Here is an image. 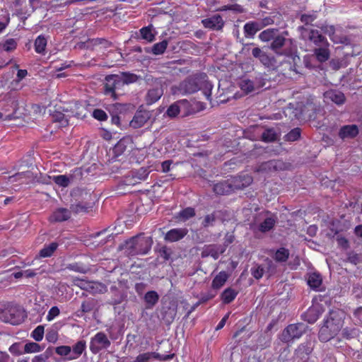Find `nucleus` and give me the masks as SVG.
<instances>
[{
	"mask_svg": "<svg viewBox=\"0 0 362 362\" xmlns=\"http://www.w3.org/2000/svg\"><path fill=\"white\" fill-rule=\"evenodd\" d=\"M153 243L151 237L141 233L126 240L121 245V248L129 256L146 255L151 250Z\"/></svg>",
	"mask_w": 362,
	"mask_h": 362,
	"instance_id": "1",
	"label": "nucleus"
},
{
	"mask_svg": "<svg viewBox=\"0 0 362 362\" xmlns=\"http://www.w3.org/2000/svg\"><path fill=\"white\" fill-rule=\"evenodd\" d=\"M342 323L341 320H335L333 317H328L325 320L324 325L320 329L319 339L321 341H328L334 338L341 330Z\"/></svg>",
	"mask_w": 362,
	"mask_h": 362,
	"instance_id": "2",
	"label": "nucleus"
},
{
	"mask_svg": "<svg viewBox=\"0 0 362 362\" xmlns=\"http://www.w3.org/2000/svg\"><path fill=\"white\" fill-rule=\"evenodd\" d=\"M123 82L120 79L119 75L112 74L106 76L104 83V93L111 98L116 100L117 98V92L123 89Z\"/></svg>",
	"mask_w": 362,
	"mask_h": 362,
	"instance_id": "3",
	"label": "nucleus"
},
{
	"mask_svg": "<svg viewBox=\"0 0 362 362\" xmlns=\"http://www.w3.org/2000/svg\"><path fill=\"white\" fill-rule=\"evenodd\" d=\"M183 112V116L194 114L197 111L187 100H180L168 107L165 114L170 118L177 117L180 112Z\"/></svg>",
	"mask_w": 362,
	"mask_h": 362,
	"instance_id": "4",
	"label": "nucleus"
},
{
	"mask_svg": "<svg viewBox=\"0 0 362 362\" xmlns=\"http://www.w3.org/2000/svg\"><path fill=\"white\" fill-rule=\"evenodd\" d=\"M111 341L103 332H98L90 338L89 349L93 354H98L103 350L107 349Z\"/></svg>",
	"mask_w": 362,
	"mask_h": 362,
	"instance_id": "5",
	"label": "nucleus"
},
{
	"mask_svg": "<svg viewBox=\"0 0 362 362\" xmlns=\"http://www.w3.org/2000/svg\"><path fill=\"white\" fill-rule=\"evenodd\" d=\"M252 54L255 58L258 59L260 63L268 69L275 70L280 65V63L276 60L274 56L267 54L259 47L252 49Z\"/></svg>",
	"mask_w": 362,
	"mask_h": 362,
	"instance_id": "6",
	"label": "nucleus"
},
{
	"mask_svg": "<svg viewBox=\"0 0 362 362\" xmlns=\"http://www.w3.org/2000/svg\"><path fill=\"white\" fill-rule=\"evenodd\" d=\"M305 332V325L303 323L288 325L283 331L281 341L289 342L295 339H299Z\"/></svg>",
	"mask_w": 362,
	"mask_h": 362,
	"instance_id": "7",
	"label": "nucleus"
},
{
	"mask_svg": "<svg viewBox=\"0 0 362 362\" xmlns=\"http://www.w3.org/2000/svg\"><path fill=\"white\" fill-rule=\"evenodd\" d=\"M228 180L230 181L233 192L235 189H243L250 185L253 181V178L248 174H240L231 177Z\"/></svg>",
	"mask_w": 362,
	"mask_h": 362,
	"instance_id": "8",
	"label": "nucleus"
},
{
	"mask_svg": "<svg viewBox=\"0 0 362 362\" xmlns=\"http://www.w3.org/2000/svg\"><path fill=\"white\" fill-rule=\"evenodd\" d=\"M199 80L188 77L179 84L178 90L183 95L192 94L199 90Z\"/></svg>",
	"mask_w": 362,
	"mask_h": 362,
	"instance_id": "9",
	"label": "nucleus"
},
{
	"mask_svg": "<svg viewBox=\"0 0 362 362\" xmlns=\"http://www.w3.org/2000/svg\"><path fill=\"white\" fill-rule=\"evenodd\" d=\"M74 285L79 286L84 290H89L93 293H103L106 291V286L101 283L94 281H87L83 279H76L74 281Z\"/></svg>",
	"mask_w": 362,
	"mask_h": 362,
	"instance_id": "10",
	"label": "nucleus"
},
{
	"mask_svg": "<svg viewBox=\"0 0 362 362\" xmlns=\"http://www.w3.org/2000/svg\"><path fill=\"white\" fill-rule=\"evenodd\" d=\"M174 356V354H160L157 352H146L139 354L132 362H148L151 358L159 361H168L173 358Z\"/></svg>",
	"mask_w": 362,
	"mask_h": 362,
	"instance_id": "11",
	"label": "nucleus"
},
{
	"mask_svg": "<svg viewBox=\"0 0 362 362\" xmlns=\"http://www.w3.org/2000/svg\"><path fill=\"white\" fill-rule=\"evenodd\" d=\"M226 250V247L221 245H207L202 248L201 256L202 258L211 257L214 259H217L220 255L223 254Z\"/></svg>",
	"mask_w": 362,
	"mask_h": 362,
	"instance_id": "12",
	"label": "nucleus"
},
{
	"mask_svg": "<svg viewBox=\"0 0 362 362\" xmlns=\"http://www.w3.org/2000/svg\"><path fill=\"white\" fill-rule=\"evenodd\" d=\"M151 112L144 110H138L130 121V126L134 129L143 127L151 118Z\"/></svg>",
	"mask_w": 362,
	"mask_h": 362,
	"instance_id": "13",
	"label": "nucleus"
},
{
	"mask_svg": "<svg viewBox=\"0 0 362 362\" xmlns=\"http://www.w3.org/2000/svg\"><path fill=\"white\" fill-rule=\"evenodd\" d=\"M202 23L205 28H209L212 30H221L224 26V21L222 16L219 14H216L210 18L203 19Z\"/></svg>",
	"mask_w": 362,
	"mask_h": 362,
	"instance_id": "14",
	"label": "nucleus"
},
{
	"mask_svg": "<svg viewBox=\"0 0 362 362\" xmlns=\"http://www.w3.org/2000/svg\"><path fill=\"white\" fill-rule=\"evenodd\" d=\"M359 134V129L356 124H346L342 126L339 131L338 136L342 139H354Z\"/></svg>",
	"mask_w": 362,
	"mask_h": 362,
	"instance_id": "15",
	"label": "nucleus"
},
{
	"mask_svg": "<svg viewBox=\"0 0 362 362\" xmlns=\"http://www.w3.org/2000/svg\"><path fill=\"white\" fill-rule=\"evenodd\" d=\"M187 233L188 230L186 228H173L165 233L164 239L170 243L177 242L185 237Z\"/></svg>",
	"mask_w": 362,
	"mask_h": 362,
	"instance_id": "16",
	"label": "nucleus"
},
{
	"mask_svg": "<svg viewBox=\"0 0 362 362\" xmlns=\"http://www.w3.org/2000/svg\"><path fill=\"white\" fill-rule=\"evenodd\" d=\"M270 257L276 262L279 264H284L287 262L290 256V252L288 249L281 247L277 250H270Z\"/></svg>",
	"mask_w": 362,
	"mask_h": 362,
	"instance_id": "17",
	"label": "nucleus"
},
{
	"mask_svg": "<svg viewBox=\"0 0 362 362\" xmlns=\"http://www.w3.org/2000/svg\"><path fill=\"white\" fill-rule=\"evenodd\" d=\"M322 313V308L320 305H314L308 309V310L303 315L304 320L310 324L315 323L321 316Z\"/></svg>",
	"mask_w": 362,
	"mask_h": 362,
	"instance_id": "18",
	"label": "nucleus"
},
{
	"mask_svg": "<svg viewBox=\"0 0 362 362\" xmlns=\"http://www.w3.org/2000/svg\"><path fill=\"white\" fill-rule=\"evenodd\" d=\"M282 163L280 160H271L262 163L257 168V172L269 173L281 169Z\"/></svg>",
	"mask_w": 362,
	"mask_h": 362,
	"instance_id": "19",
	"label": "nucleus"
},
{
	"mask_svg": "<svg viewBox=\"0 0 362 362\" xmlns=\"http://www.w3.org/2000/svg\"><path fill=\"white\" fill-rule=\"evenodd\" d=\"M163 95V90L161 87L149 89L145 96V101L148 105L156 103Z\"/></svg>",
	"mask_w": 362,
	"mask_h": 362,
	"instance_id": "20",
	"label": "nucleus"
},
{
	"mask_svg": "<svg viewBox=\"0 0 362 362\" xmlns=\"http://www.w3.org/2000/svg\"><path fill=\"white\" fill-rule=\"evenodd\" d=\"M213 191L218 195H226L233 192L230 181L223 180L214 185Z\"/></svg>",
	"mask_w": 362,
	"mask_h": 362,
	"instance_id": "21",
	"label": "nucleus"
},
{
	"mask_svg": "<svg viewBox=\"0 0 362 362\" xmlns=\"http://www.w3.org/2000/svg\"><path fill=\"white\" fill-rule=\"evenodd\" d=\"M71 209L59 208L53 212L49 220L52 222H62L68 220L71 217Z\"/></svg>",
	"mask_w": 362,
	"mask_h": 362,
	"instance_id": "22",
	"label": "nucleus"
},
{
	"mask_svg": "<svg viewBox=\"0 0 362 362\" xmlns=\"http://www.w3.org/2000/svg\"><path fill=\"white\" fill-rule=\"evenodd\" d=\"M261 29H262V25L257 21L247 22L243 27L245 36L246 37H253Z\"/></svg>",
	"mask_w": 362,
	"mask_h": 362,
	"instance_id": "23",
	"label": "nucleus"
},
{
	"mask_svg": "<svg viewBox=\"0 0 362 362\" xmlns=\"http://www.w3.org/2000/svg\"><path fill=\"white\" fill-rule=\"evenodd\" d=\"M325 97L338 105L344 104L346 100L344 94L337 90H329L326 91L325 93Z\"/></svg>",
	"mask_w": 362,
	"mask_h": 362,
	"instance_id": "24",
	"label": "nucleus"
},
{
	"mask_svg": "<svg viewBox=\"0 0 362 362\" xmlns=\"http://www.w3.org/2000/svg\"><path fill=\"white\" fill-rule=\"evenodd\" d=\"M308 37L316 46L329 45L327 38L317 30H311Z\"/></svg>",
	"mask_w": 362,
	"mask_h": 362,
	"instance_id": "25",
	"label": "nucleus"
},
{
	"mask_svg": "<svg viewBox=\"0 0 362 362\" xmlns=\"http://www.w3.org/2000/svg\"><path fill=\"white\" fill-rule=\"evenodd\" d=\"M146 309H152L159 300V295L156 291H149L144 296Z\"/></svg>",
	"mask_w": 362,
	"mask_h": 362,
	"instance_id": "26",
	"label": "nucleus"
},
{
	"mask_svg": "<svg viewBox=\"0 0 362 362\" xmlns=\"http://www.w3.org/2000/svg\"><path fill=\"white\" fill-rule=\"evenodd\" d=\"M329 45L320 46L318 48H315L313 50L316 59L319 62L323 63L329 59L330 57V51L329 49Z\"/></svg>",
	"mask_w": 362,
	"mask_h": 362,
	"instance_id": "27",
	"label": "nucleus"
},
{
	"mask_svg": "<svg viewBox=\"0 0 362 362\" xmlns=\"http://www.w3.org/2000/svg\"><path fill=\"white\" fill-rule=\"evenodd\" d=\"M286 38L279 35L274 37L270 45V49L278 55H286V54L285 52L279 51L284 46Z\"/></svg>",
	"mask_w": 362,
	"mask_h": 362,
	"instance_id": "28",
	"label": "nucleus"
},
{
	"mask_svg": "<svg viewBox=\"0 0 362 362\" xmlns=\"http://www.w3.org/2000/svg\"><path fill=\"white\" fill-rule=\"evenodd\" d=\"M58 243L56 242H52L49 245H45L43 248H42L37 255V257L39 258H46L50 257L54 253V252L58 248Z\"/></svg>",
	"mask_w": 362,
	"mask_h": 362,
	"instance_id": "29",
	"label": "nucleus"
},
{
	"mask_svg": "<svg viewBox=\"0 0 362 362\" xmlns=\"http://www.w3.org/2000/svg\"><path fill=\"white\" fill-rule=\"evenodd\" d=\"M86 342L84 340L77 341L71 349V356L69 357V361L77 359L79 358L83 352L86 350Z\"/></svg>",
	"mask_w": 362,
	"mask_h": 362,
	"instance_id": "30",
	"label": "nucleus"
},
{
	"mask_svg": "<svg viewBox=\"0 0 362 362\" xmlns=\"http://www.w3.org/2000/svg\"><path fill=\"white\" fill-rule=\"evenodd\" d=\"M49 178L51 179L59 187H66L69 185L71 180H73L74 175H71L70 176H68L66 175H53V176H49Z\"/></svg>",
	"mask_w": 362,
	"mask_h": 362,
	"instance_id": "31",
	"label": "nucleus"
},
{
	"mask_svg": "<svg viewBox=\"0 0 362 362\" xmlns=\"http://www.w3.org/2000/svg\"><path fill=\"white\" fill-rule=\"evenodd\" d=\"M276 222V218L274 215L267 217L259 223L258 229L262 233L268 232L274 227Z\"/></svg>",
	"mask_w": 362,
	"mask_h": 362,
	"instance_id": "32",
	"label": "nucleus"
},
{
	"mask_svg": "<svg viewBox=\"0 0 362 362\" xmlns=\"http://www.w3.org/2000/svg\"><path fill=\"white\" fill-rule=\"evenodd\" d=\"M47 44V40L43 35H40L37 37L34 42L35 51L37 54L44 55Z\"/></svg>",
	"mask_w": 362,
	"mask_h": 362,
	"instance_id": "33",
	"label": "nucleus"
},
{
	"mask_svg": "<svg viewBox=\"0 0 362 362\" xmlns=\"http://www.w3.org/2000/svg\"><path fill=\"white\" fill-rule=\"evenodd\" d=\"M228 278V275L224 271L220 272L213 279L211 283V287L214 289H219L226 282Z\"/></svg>",
	"mask_w": 362,
	"mask_h": 362,
	"instance_id": "34",
	"label": "nucleus"
},
{
	"mask_svg": "<svg viewBox=\"0 0 362 362\" xmlns=\"http://www.w3.org/2000/svg\"><path fill=\"white\" fill-rule=\"evenodd\" d=\"M238 292L232 288H226L221 294V299L224 304H229L235 300Z\"/></svg>",
	"mask_w": 362,
	"mask_h": 362,
	"instance_id": "35",
	"label": "nucleus"
},
{
	"mask_svg": "<svg viewBox=\"0 0 362 362\" xmlns=\"http://www.w3.org/2000/svg\"><path fill=\"white\" fill-rule=\"evenodd\" d=\"M322 278L320 274L317 272L311 273L308 279V284L309 286L314 289L317 290L322 285Z\"/></svg>",
	"mask_w": 362,
	"mask_h": 362,
	"instance_id": "36",
	"label": "nucleus"
},
{
	"mask_svg": "<svg viewBox=\"0 0 362 362\" xmlns=\"http://www.w3.org/2000/svg\"><path fill=\"white\" fill-rule=\"evenodd\" d=\"M313 349L308 344H301L296 350V356L300 359L306 358L312 352Z\"/></svg>",
	"mask_w": 362,
	"mask_h": 362,
	"instance_id": "37",
	"label": "nucleus"
},
{
	"mask_svg": "<svg viewBox=\"0 0 362 362\" xmlns=\"http://www.w3.org/2000/svg\"><path fill=\"white\" fill-rule=\"evenodd\" d=\"M279 134L274 128H268L262 134V139L264 142H274L278 139Z\"/></svg>",
	"mask_w": 362,
	"mask_h": 362,
	"instance_id": "38",
	"label": "nucleus"
},
{
	"mask_svg": "<svg viewBox=\"0 0 362 362\" xmlns=\"http://www.w3.org/2000/svg\"><path fill=\"white\" fill-rule=\"evenodd\" d=\"M88 46H91L92 47L101 46L103 48H108L112 46V42L110 41L105 38L100 37L90 39L88 40Z\"/></svg>",
	"mask_w": 362,
	"mask_h": 362,
	"instance_id": "39",
	"label": "nucleus"
},
{
	"mask_svg": "<svg viewBox=\"0 0 362 362\" xmlns=\"http://www.w3.org/2000/svg\"><path fill=\"white\" fill-rule=\"evenodd\" d=\"M120 79L123 82V86L130 83H135L139 78V76L130 72H122L119 75Z\"/></svg>",
	"mask_w": 362,
	"mask_h": 362,
	"instance_id": "40",
	"label": "nucleus"
},
{
	"mask_svg": "<svg viewBox=\"0 0 362 362\" xmlns=\"http://www.w3.org/2000/svg\"><path fill=\"white\" fill-rule=\"evenodd\" d=\"M195 209L192 207H187L181 210L177 216L180 221H186L195 216Z\"/></svg>",
	"mask_w": 362,
	"mask_h": 362,
	"instance_id": "41",
	"label": "nucleus"
},
{
	"mask_svg": "<svg viewBox=\"0 0 362 362\" xmlns=\"http://www.w3.org/2000/svg\"><path fill=\"white\" fill-rule=\"evenodd\" d=\"M142 39L148 42H153L155 40V35L152 32V25L143 27L139 30Z\"/></svg>",
	"mask_w": 362,
	"mask_h": 362,
	"instance_id": "42",
	"label": "nucleus"
},
{
	"mask_svg": "<svg viewBox=\"0 0 362 362\" xmlns=\"http://www.w3.org/2000/svg\"><path fill=\"white\" fill-rule=\"evenodd\" d=\"M212 88L213 85L209 81H203L201 84H199V90H202V93L205 96L206 99L210 102H211Z\"/></svg>",
	"mask_w": 362,
	"mask_h": 362,
	"instance_id": "43",
	"label": "nucleus"
},
{
	"mask_svg": "<svg viewBox=\"0 0 362 362\" xmlns=\"http://www.w3.org/2000/svg\"><path fill=\"white\" fill-rule=\"evenodd\" d=\"M45 346H41L40 344L36 342H28L24 346V353L25 354H32V353H37L44 349Z\"/></svg>",
	"mask_w": 362,
	"mask_h": 362,
	"instance_id": "44",
	"label": "nucleus"
},
{
	"mask_svg": "<svg viewBox=\"0 0 362 362\" xmlns=\"http://www.w3.org/2000/svg\"><path fill=\"white\" fill-rule=\"evenodd\" d=\"M91 206L88 204L78 202L71 204L70 206L71 211L74 214L87 213Z\"/></svg>",
	"mask_w": 362,
	"mask_h": 362,
	"instance_id": "45",
	"label": "nucleus"
},
{
	"mask_svg": "<svg viewBox=\"0 0 362 362\" xmlns=\"http://www.w3.org/2000/svg\"><path fill=\"white\" fill-rule=\"evenodd\" d=\"M239 86L245 94H248L255 90L253 81L250 79H243L240 82Z\"/></svg>",
	"mask_w": 362,
	"mask_h": 362,
	"instance_id": "46",
	"label": "nucleus"
},
{
	"mask_svg": "<svg viewBox=\"0 0 362 362\" xmlns=\"http://www.w3.org/2000/svg\"><path fill=\"white\" fill-rule=\"evenodd\" d=\"M276 29L269 28L263 30L259 35V38L262 42H269L274 39L275 37Z\"/></svg>",
	"mask_w": 362,
	"mask_h": 362,
	"instance_id": "47",
	"label": "nucleus"
},
{
	"mask_svg": "<svg viewBox=\"0 0 362 362\" xmlns=\"http://www.w3.org/2000/svg\"><path fill=\"white\" fill-rule=\"evenodd\" d=\"M134 176L136 177V180L139 181L140 182L141 181H144L147 179L150 170H148V168H140L139 169L136 170H132Z\"/></svg>",
	"mask_w": 362,
	"mask_h": 362,
	"instance_id": "48",
	"label": "nucleus"
},
{
	"mask_svg": "<svg viewBox=\"0 0 362 362\" xmlns=\"http://www.w3.org/2000/svg\"><path fill=\"white\" fill-rule=\"evenodd\" d=\"M53 354V348L48 347L45 352L34 356L32 362H46Z\"/></svg>",
	"mask_w": 362,
	"mask_h": 362,
	"instance_id": "49",
	"label": "nucleus"
},
{
	"mask_svg": "<svg viewBox=\"0 0 362 362\" xmlns=\"http://www.w3.org/2000/svg\"><path fill=\"white\" fill-rule=\"evenodd\" d=\"M168 45L167 40L154 44L152 47V53L155 55L162 54L165 52Z\"/></svg>",
	"mask_w": 362,
	"mask_h": 362,
	"instance_id": "50",
	"label": "nucleus"
},
{
	"mask_svg": "<svg viewBox=\"0 0 362 362\" xmlns=\"http://www.w3.org/2000/svg\"><path fill=\"white\" fill-rule=\"evenodd\" d=\"M216 220V215L215 212H213L210 214H207L204 216L202 222V226L203 228H206L210 226H213L214 225V223Z\"/></svg>",
	"mask_w": 362,
	"mask_h": 362,
	"instance_id": "51",
	"label": "nucleus"
},
{
	"mask_svg": "<svg viewBox=\"0 0 362 362\" xmlns=\"http://www.w3.org/2000/svg\"><path fill=\"white\" fill-rule=\"evenodd\" d=\"M301 129L298 127L291 129L286 136L285 139L288 141H295L300 139Z\"/></svg>",
	"mask_w": 362,
	"mask_h": 362,
	"instance_id": "52",
	"label": "nucleus"
},
{
	"mask_svg": "<svg viewBox=\"0 0 362 362\" xmlns=\"http://www.w3.org/2000/svg\"><path fill=\"white\" fill-rule=\"evenodd\" d=\"M126 141L124 139H121L115 145L112 151L115 156L118 157L126 151Z\"/></svg>",
	"mask_w": 362,
	"mask_h": 362,
	"instance_id": "53",
	"label": "nucleus"
},
{
	"mask_svg": "<svg viewBox=\"0 0 362 362\" xmlns=\"http://www.w3.org/2000/svg\"><path fill=\"white\" fill-rule=\"evenodd\" d=\"M55 352L59 356H66V360H69V357L71 356V347L66 345L59 346L55 348Z\"/></svg>",
	"mask_w": 362,
	"mask_h": 362,
	"instance_id": "54",
	"label": "nucleus"
},
{
	"mask_svg": "<svg viewBox=\"0 0 362 362\" xmlns=\"http://www.w3.org/2000/svg\"><path fill=\"white\" fill-rule=\"evenodd\" d=\"M52 117L53 120L59 122L62 127H66L69 124V119L64 113L56 112Z\"/></svg>",
	"mask_w": 362,
	"mask_h": 362,
	"instance_id": "55",
	"label": "nucleus"
},
{
	"mask_svg": "<svg viewBox=\"0 0 362 362\" xmlns=\"http://www.w3.org/2000/svg\"><path fill=\"white\" fill-rule=\"evenodd\" d=\"M358 334V332L355 328L345 327L342 329L341 335L346 339L355 338Z\"/></svg>",
	"mask_w": 362,
	"mask_h": 362,
	"instance_id": "56",
	"label": "nucleus"
},
{
	"mask_svg": "<svg viewBox=\"0 0 362 362\" xmlns=\"http://www.w3.org/2000/svg\"><path fill=\"white\" fill-rule=\"evenodd\" d=\"M92 117L100 122L106 121L107 119V113L102 109L96 108L92 112Z\"/></svg>",
	"mask_w": 362,
	"mask_h": 362,
	"instance_id": "57",
	"label": "nucleus"
},
{
	"mask_svg": "<svg viewBox=\"0 0 362 362\" xmlns=\"http://www.w3.org/2000/svg\"><path fill=\"white\" fill-rule=\"evenodd\" d=\"M31 337L36 341H40L44 337V327L42 325L37 326L31 332Z\"/></svg>",
	"mask_w": 362,
	"mask_h": 362,
	"instance_id": "58",
	"label": "nucleus"
},
{
	"mask_svg": "<svg viewBox=\"0 0 362 362\" xmlns=\"http://www.w3.org/2000/svg\"><path fill=\"white\" fill-rule=\"evenodd\" d=\"M3 49L6 52H11L16 49L17 42L15 39H7L2 45Z\"/></svg>",
	"mask_w": 362,
	"mask_h": 362,
	"instance_id": "59",
	"label": "nucleus"
},
{
	"mask_svg": "<svg viewBox=\"0 0 362 362\" xmlns=\"http://www.w3.org/2000/svg\"><path fill=\"white\" fill-rule=\"evenodd\" d=\"M253 82L255 83V90L262 88L265 86L267 78L264 77V74H258L255 80H253Z\"/></svg>",
	"mask_w": 362,
	"mask_h": 362,
	"instance_id": "60",
	"label": "nucleus"
},
{
	"mask_svg": "<svg viewBox=\"0 0 362 362\" xmlns=\"http://www.w3.org/2000/svg\"><path fill=\"white\" fill-rule=\"evenodd\" d=\"M95 306L93 300H86L82 302L81 310L83 313H90Z\"/></svg>",
	"mask_w": 362,
	"mask_h": 362,
	"instance_id": "61",
	"label": "nucleus"
},
{
	"mask_svg": "<svg viewBox=\"0 0 362 362\" xmlns=\"http://www.w3.org/2000/svg\"><path fill=\"white\" fill-rule=\"evenodd\" d=\"M60 313V310L57 306H53L52 307L46 317L47 321H52L54 320L57 316H58Z\"/></svg>",
	"mask_w": 362,
	"mask_h": 362,
	"instance_id": "62",
	"label": "nucleus"
},
{
	"mask_svg": "<svg viewBox=\"0 0 362 362\" xmlns=\"http://www.w3.org/2000/svg\"><path fill=\"white\" fill-rule=\"evenodd\" d=\"M251 273L255 279H259L264 274V269L261 266H257V267L252 268Z\"/></svg>",
	"mask_w": 362,
	"mask_h": 362,
	"instance_id": "63",
	"label": "nucleus"
},
{
	"mask_svg": "<svg viewBox=\"0 0 362 362\" xmlns=\"http://www.w3.org/2000/svg\"><path fill=\"white\" fill-rule=\"evenodd\" d=\"M359 259V255L357 253L354 252H350L348 253L347 262L356 265L360 262Z\"/></svg>",
	"mask_w": 362,
	"mask_h": 362,
	"instance_id": "64",
	"label": "nucleus"
}]
</instances>
